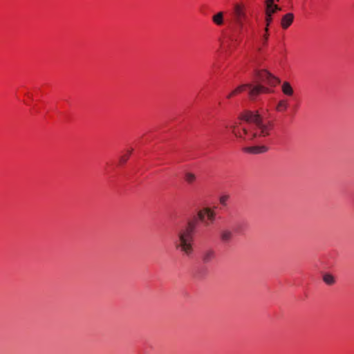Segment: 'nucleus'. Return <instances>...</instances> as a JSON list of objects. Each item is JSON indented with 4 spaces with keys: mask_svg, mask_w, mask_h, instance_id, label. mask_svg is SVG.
Returning <instances> with one entry per match:
<instances>
[{
    "mask_svg": "<svg viewBox=\"0 0 354 354\" xmlns=\"http://www.w3.org/2000/svg\"><path fill=\"white\" fill-rule=\"evenodd\" d=\"M233 14L235 22L237 24L240 28H243V23L247 19V15L244 6L239 3L235 4Z\"/></svg>",
    "mask_w": 354,
    "mask_h": 354,
    "instance_id": "39448f33",
    "label": "nucleus"
},
{
    "mask_svg": "<svg viewBox=\"0 0 354 354\" xmlns=\"http://www.w3.org/2000/svg\"><path fill=\"white\" fill-rule=\"evenodd\" d=\"M288 107V102L286 100H280L276 107V109L279 112H283L287 110Z\"/></svg>",
    "mask_w": 354,
    "mask_h": 354,
    "instance_id": "ddd939ff",
    "label": "nucleus"
},
{
    "mask_svg": "<svg viewBox=\"0 0 354 354\" xmlns=\"http://www.w3.org/2000/svg\"><path fill=\"white\" fill-rule=\"evenodd\" d=\"M198 219L205 227L212 225L216 220V212L209 207H204L197 214Z\"/></svg>",
    "mask_w": 354,
    "mask_h": 354,
    "instance_id": "20e7f679",
    "label": "nucleus"
},
{
    "mask_svg": "<svg viewBox=\"0 0 354 354\" xmlns=\"http://www.w3.org/2000/svg\"><path fill=\"white\" fill-rule=\"evenodd\" d=\"M265 20H266V24L265 31H266V32H268V26H270V24L272 21V17L269 15H265Z\"/></svg>",
    "mask_w": 354,
    "mask_h": 354,
    "instance_id": "f3484780",
    "label": "nucleus"
},
{
    "mask_svg": "<svg viewBox=\"0 0 354 354\" xmlns=\"http://www.w3.org/2000/svg\"><path fill=\"white\" fill-rule=\"evenodd\" d=\"M213 22L217 26H221L223 24V12H219L212 17Z\"/></svg>",
    "mask_w": 354,
    "mask_h": 354,
    "instance_id": "f8f14e48",
    "label": "nucleus"
},
{
    "mask_svg": "<svg viewBox=\"0 0 354 354\" xmlns=\"http://www.w3.org/2000/svg\"><path fill=\"white\" fill-rule=\"evenodd\" d=\"M232 238L233 232L232 230L228 229H224L220 232V239L223 243H228L231 241Z\"/></svg>",
    "mask_w": 354,
    "mask_h": 354,
    "instance_id": "1a4fd4ad",
    "label": "nucleus"
},
{
    "mask_svg": "<svg viewBox=\"0 0 354 354\" xmlns=\"http://www.w3.org/2000/svg\"><path fill=\"white\" fill-rule=\"evenodd\" d=\"M239 121L229 126L232 133L239 139L252 141L264 138L270 134L272 128L270 122H264L258 111H245L241 113Z\"/></svg>",
    "mask_w": 354,
    "mask_h": 354,
    "instance_id": "f257e3e1",
    "label": "nucleus"
},
{
    "mask_svg": "<svg viewBox=\"0 0 354 354\" xmlns=\"http://www.w3.org/2000/svg\"><path fill=\"white\" fill-rule=\"evenodd\" d=\"M197 227V220H188L187 223L176 232L174 241L175 248L187 257H191L194 252V242Z\"/></svg>",
    "mask_w": 354,
    "mask_h": 354,
    "instance_id": "7ed1b4c3",
    "label": "nucleus"
},
{
    "mask_svg": "<svg viewBox=\"0 0 354 354\" xmlns=\"http://www.w3.org/2000/svg\"><path fill=\"white\" fill-rule=\"evenodd\" d=\"M132 151H133L132 149L129 150L126 154H124V156L120 157V162L121 164L125 163L127 161V160L129 159V158Z\"/></svg>",
    "mask_w": 354,
    "mask_h": 354,
    "instance_id": "dca6fc26",
    "label": "nucleus"
},
{
    "mask_svg": "<svg viewBox=\"0 0 354 354\" xmlns=\"http://www.w3.org/2000/svg\"><path fill=\"white\" fill-rule=\"evenodd\" d=\"M185 180L187 183L192 184L195 181L196 176L193 173L186 172L185 174Z\"/></svg>",
    "mask_w": 354,
    "mask_h": 354,
    "instance_id": "4468645a",
    "label": "nucleus"
},
{
    "mask_svg": "<svg viewBox=\"0 0 354 354\" xmlns=\"http://www.w3.org/2000/svg\"><path fill=\"white\" fill-rule=\"evenodd\" d=\"M281 90L284 95L288 96H292L294 91L290 84L288 82H284L281 86Z\"/></svg>",
    "mask_w": 354,
    "mask_h": 354,
    "instance_id": "9b49d317",
    "label": "nucleus"
},
{
    "mask_svg": "<svg viewBox=\"0 0 354 354\" xmlns=\"http://www.w3.org/2000/svg\"><path fill=\"white\" fill-rule=\"evenodd\" d=\"M279 83V80L267 71H257L253 83H246L239 86L227 95V98L230 99L244 91H247L249 97L251 100H254L261 93L272 92L265 84L275 86Z\"/></svg>",
    "mask_w": 354,
    "mask_h": 354,
    "instance_id": "f03ea898",
    "label": "nucleus"
},
{
    "mask_svg": "<svg viewBox=\"0 0 354 354\" xmlns=\"http://www.w3.org/2000/svg\"><path fill=\"white\" fill-rule=\"evenodd\" d=\"M268 39V33L266 32V33L265 34V35L263 36V40H264L263 44H264L266 43V41H267Z\"/></svg>",
    "mask_w": 354,
    "mask_h": 354,
    "instance_id": "6ab92c4d",
    "label": "nucleus"
},
{
    "mask_svg": "<svg viewBox=\"0 0 354 354\" xmlns=\"http://www.w3.org/2000/svg\"><path fill=\"white\" fill-rule=\"evenodd\" d=\"M216 258V252L212 248L205 249L202 253V261L204 263H209Z\"/></svg>",
    "mask_w": 354,
    "mask_h": 354,
    "instance_id": "0eeeda50",
    "label": "nucleus"
},
{
    "mask_svg": "<svg viewBox=\"0 0 354 354\" xmlns=\"http://www.w3.org/2000/svg\"><path fill=\"white\" fill-rule=\"evenodd\" d=\"M279 1V0H264L265 15H269L272 17L274 13L280 11L281 8L275 3V1Z\"/></svg>",
    "mask_w": 354,
    "mask_h": 354,
    "instance_id": "423d86ee",
    "label": "nucleus"
},
{
    "mask_svg": "<svg viewBox=\"0 0 354 354\" xmlns=\"http://www.w3.org/2000/svg\"><path fill=\"white\" fill-rule=\"evenodd\" d=\"M323 280L328 285H333L335 283L333 276L330 274H325L323 277Z\"/></svg>",
    "mask_w": 354,
    "mask_h": 354,
    "instance_id": "2eb2a0df",
    "label": "nucleus"
},
{
    "mask_svg": "<svg viewBox=\"0 0 354 354\" xmlns=\"http://www.w3.org/2000/svg\"><path fill=\"white\" fill-rule=\"evenodd\" d=\"M294 15L292 13H287L283 16L281 25L283 29H287L292 23Z\"/></svg>",
    "mask_w": 354,
    "mask_h": 354,
    "instance_id": "9d476101",
    "label": "nucleus"
},
{
    "mask_svg": "<svg viewBox=\"0 0 354 354\" xmlns=\"http://www.w3.org/2000/svg\"><path fill=\"white\" fill-rule=\"evenodd\" d=\"M228 198L229 196L227 195H223L220 197L219 202L222 205L225 206Z\"/></svg>",
    "mask_w": 354,
    "mask_h": 354,
    "instance_id": "a211bd4d",
    "label": "nucleus"
},
{
    "mask_svg": "<svg viewBox=\"0 0 354 354\" xmlns=\"http://www.w3.org/2000/svg\"><path fill=\"white\" fill-rule=\"evenodd\" d=\"M268 150V147L265 145L248 147L244 149L245 152L253 154L263 153Z\"/></svg>",
    "mask_w": 354,
    "mask_h": 354,
    "instance_id": "6e6552de",
    "label": "nucleus"
}]
</instances>
